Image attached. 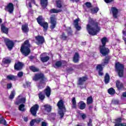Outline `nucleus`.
I'll use <instances>...</instances> for the list:
<instances>
[{
	"mask_svg": "<svg viewBox=\"0 0 126 126\" xmlns=\"http://www.w3.org/2000/svg\"><path fill=\"white\" fill-rule=\"evenodd\" d=\"M48 0H40V4L44 9L48 6Z\"/></svg>",
	"mask_w": 126,
	"mask_h": 126,
	"instance_id": "30",
	"label": "nucleus"
},
{
	"mask_svg": "<svg viewBox=\"0 0 126 126\" xmlns=\"http://www.w3.org/2000/svg\"><path fill=\"white\" fill-rule=\"evenodd\" d=\"M26 103V97H22L21 98H20L18 99L16 102V105H19L20 104H25Z\"/></svg>",
	"mask_w": 126,
	"mask_h": 126,
	"instance_id": "27",
	"label": "nucleus"
},
{
	"mask_svg": "<svg viewBox=\"0 0 126 126\" xmlns=\"http://www.w3.org/2000/svg\"><path fill=\"white\" fill-rule=\"evenodd\" d=\"M3 64H9L11 63V60L6 58H3L2 61Z\"/></svg>",
	"mask_w": 126,
	"mask_h": 126,
	"instance_id": "38",
	"label": "nucleus"
},
{
	"mask_svg": "<svg viewBox=\"0 0 126 126\" xmlns=\"http://www.w3.org/2000/svg\"><path fill=\"white\" fill-rule=\"evenodd\" d=\"M86 30L89 35L91 36H95L101 31V27L100 23L97 21V20L89 17L88 24L86 26Z\"/></svg>",
	"mask_w": 126,
	"mask_h": 126,
	"instance_id": "1",
	"label": "nucleus"
},
{
	"mask_svg": "<svg viewBox=\"0 0 126 126\" xmlns=\"http://www.w3.org/2000/svg\"><path fill=\"white\" fill-rule=\"evenodd\" d=\"M87 80H88V76L87 75H85L83 77L79 78L77 86H79L81 89H84L83 85H84V83H85Z\"/></svg>",
	"mask_w": 126,
	"mask_h": 126,
	"instance_id": "7",
	"label": "nucleus"
},
{
	"mask_svg": "<svg viewBox=\"0 0 126 126\" xmlns=\"http://www.w3.org/2000/svg\"><path fill=\"white\" fill-rule=\"evenodd\" d=\"M122 121H123L122 117H119L115 119V124H123L122 123Z\"/></svg>",
	"mask_w": 126,
	"mask_h": 126,
	"instance_id": "49",
	"label": "nucleus"
},
{
	"mask_svg": "<svg viewBox=\"0 0 126 126\" xmlns=\"http://www.w3.org/2000/svg\"><path fill=\"white\" fill-rule=\"evenodd\" d=\"M65 31L67 32L68 36H73V31L71 29V27H68L67 29L65 30Z\"/></svg>",
	"mask_w": 126,
	"mask_h": 126,
	"instance_id": "33",
	"label": "nucleus"
},
{
	"mask_svg": "<svg viewBox=\"0 0 126 126\" xmlns=\"http://www.w3.org/2000/svg\"><path fill=\"white\" fill-rule=\"evenodd\" d=\"M59 38L63 41H66L67 40V36H66L64 32L62 33V34L59 36Z\"/></svg>",
	"mask_w": 126,
	"mask_h": 126,
	"instance_id": "34",
	"label": "nucleus"
},
{
	"mask_svg": "<svg viewBox=\"0 0 126 126\" xmlns=\"http://www.w3.org/2000/svg\"><path fill=\"white\" fill-rule=\"evenodd\" d=\"M124 123L122 124H115L114 126H124Z\"/></svg>",
	"mask_w": 126,
	"mask_h": 126,
	"instance_id": "59",
	"label": "nucleus"
},
{
	"mask_svg": "<svg viewBox=\"0 0 126 126\" xmlns=\"http://www.w3.org/2000/svg\"><path fill=\"white\" fill-rule=\"evenodd\" d=\"M111 60L110 56H106L103 60L102 65L103 66L107 65L110 63V60Z\"/></svg>",
	"mask_w": 126,
	"mask_h": 126,
	"instance_id": "21",
	"label": "nucleus"
},
{
	"mask_svg": "<svg viewBox=\"0 0 126 126\" xmlns=\"http://www.w3.org/2000/svg\"><path fill=\"white\" fill-rule=\"evenodd\" d=\"M98 11H99V8L97 7L91 9V13H92L93 14H95V13H97Z\"/></svg>",
	"mask_w": 126,
	"mask_h": 126,
	"instance_id": "44",
	"label": "nucleus"
},
{
	"mask_svg": "<svg viewBox=\"0 0 126 126\" xmlns=\"http://www.w3.org/2000/svg\"><path fill=\"white\" fill-rule=\"evenodd\" d=\"M56 3L57 8H62L63 7V1L62 0H57Z\"/></svg>",
	"mask_w": 126,
	"mask_h": 126,
	"instance_id": "35",
	"label": "nucleus"
},
{
	"mask_svg": "<svg viewBox=\"0 0 126 126\" xmlns=\"http://www.w3.org/2000/svg\"><path fill=\"white\" fill-rule=\"evenodd\" d=\"M30 85H31V83L27 81L26 84H24L23 86L24 88H26V87H30Z\"/></svg>",
	"mask_w": 126,
	"mask_h": 126,
	"instance_id": "51",
	"label": "nucleus"
},
{
	"mask_svg": "<svg viewBox=\"0 0 126 126\" xmlns=\"http://www.w3.org/2000/svg\"><path fill=\"white\" fill-rule=\"evenodd\" d=\"M116 86L118 90H122L124 88V84L121 82L120 80H117L116 82Z\"/></svg>",
	"mask_w": 126,
	"mask_h": 126,
	"instance_id": "22",
	"label": "nucleus"
},
{
	"mask_svg": "<svg viewBox=\"0 0 126 126\" xmlns=\"http://www.w3.org/2000/svg\"><path fill=\"white\" fill-rule=\"evenodd\" d=\"M102 45H99V47H106V44L109 42V40L106 37H102L101 40Z\"/></svg>",
	"mask_w": 126,
	"mask_h": 126,
	"instance_id": "24",
	"label": "nucleus"
},
{
	"mask_svg": "<svg viewBox=\"0 0 126 126\" xmlns=\"http://www.w3.org/2000/svg\"><path fill=\"white\" fill-rule=\"evenodd\" d=\"M80 115H81V117L82 120H85V119H86V118H87L86 114H85L84 113H81Z\"/></svg>",
	"mask_w": 126,
	"mask_h": 126,
	"instance_id": "53",
	"label": "nucleus"
},
{
	"mask_svg": "<svg viewBox=\"0 0 126 126\" xmlns=\"http://www.w3.org/2000/svg\"><path fill=\"white\" fill-rule=\"evenodd\" d=\"M19 111H21L22 112H24L25 111V105L23 104H21L19 106Z\"/></svg>",
	"mask_w": 126,
	"mask_h": 126,
	"instance_id": "46",
	"label": "nucleus"
},
{
	"mask_svg": "<svg viewBox=\"0 0 126 126\" xmlns=\"http://www.w3.org/2000/svg\"><path fill=\"white\" fill-rule=\"evenodd\" d=\"M86 6L88 7V8H90L91 7H92V4L90 2H86L85 3Z\"/></svg>",
	"mask_w": 126,
	"mask_h": 126,
	"instance_id": "50",
	"label": "nucleus"
},
{
	"mask_svg": "<svg viewBox=\"0 0 126 126\" xmlns=\"http://www.w3.org/2000/svg\"><path fill=\"white\" fill-rule=\"evenodd\" d=\"M108 93H109L110 95H114L116 94V91L115 89H114V88H110L108 90Z\"/></svg>",
	"mask_w": 126,
	"mask_h": 126,
	"instance_id": "41",
	"label": "nucleus"
},
{
	"mask_svg": "<svg viewBox=\"0 0 126 126\" xmlns=\"http://www.w3.org/2000/svg\"><path fill=\"white\" fill-rule=\"evenodd\" d=\"M63 11L62 9H56L55 8H53L50 9V13H59V12H62Z\"/></svg>",
	"mask_w": 126,
	"mask_h": 126,
	"instance_id": "39",
	"label": "nucleus"
},
{
	"mask_svg": "<svg viewBox=\"0 0 126 126\" xmlns=\"http://www.w3.org/2000/svg\"><path fill=\"white\" fill-rule=\"evenodd\" d=\"M36 21L38 24H39L41 27L43 28L44 31L46 32L48 31V29L49 28V24H48V22H46L44 20L43 16H39L36 18Z\"/></svg>",
	"mask_w": 126,
	"mask_h": 126,
	"instance_id": "5",
	"label": "nucleus"
},
{
	"mask_svg": "<svg viewBox=\"0 0 126 126\" xmlns=\"http://www.w3.org/2000/svg\"><path fill=\"white\" fill-rule=\"evenodd\" d=\"M78 22H79V18H77L74 20L75 28L77 31H80V30H81V27L79 26Z\"/></svg>",
	"mask_w": 126,
	"mask_h": 126,
	"instance_id": "20",
	"label": "nucleus"
},
{
	"mask_svg": "<svg viewBox=\"0 0 126 126\" xmlns=\"http://www.w3.org/2000/svg\"><path fill=\"white\" fill-rule=\"evenodd\" d=\"M50 29L51 30H54L56 28V26L57 25V20H56V17H50Z\"/></svg>",
	"mask_w": 126,
	"mask_h": 126,
	"instance_id": "15",
	"label": "nucleus"
},
{
	"mask_svg": "<svg viewBox=\"0 0 126 126\" xmlns=\"http://www.w3.org/2000/svg\"><path fill=\"white\" fill-rule=\"evenodd\" d=\"M45 111L47 112V113H50L52 111V106L49 104H45L43 105Z\"/></svg>",
	"mask_w": 126,
	"mask_h": 126,
	"instance_id": "32",
	"label": "nucleus"
},
{
	"mask_svg": "<svg viewBox=\"0 0 126 126\" xmlns=\"http://www.w3.org/2000/svg\"><path fill=\"white\" fill-rule=\"evenodd\" d=\"M50 118H51V120H53V121H54L56 118V114L51 113L50 115Z\"/></svg>",
	"mask_w": 126,
	"mask_h": 126,
	"instance_id": "54",
	"label": "nucleus"
},
{
	"mask_svg": "<svg viewBox=\"0 0 126 126\" xmlns=\"http://www.w3.org/2000/svg\"><path fill=\"white\" fill-rule=\"evenodd\" d=\"M99 53L101 54L103 57H106L109 56L110 54V49L106 47V46H99Z\"/></svg>",
	"mask_w": 126,
	"mask_h": 126,
	"instance_id": "8",
	"label": "nucleus"
},
{
	"mask_svg": "<svg viewBox=\"0 0 126 126\" xmlns=\"http://www.w3.org/2000/svg\"><path fill=\"white\" fill-rule=\"evenodd\" d=\"M14 96H15V91L13 90L11 92L9 98L10 99V100H12V99L14 98Z\"/></svg>",
	"mask_w": 126,
	"mask_h": 126,
	"instance_id": "45",
	"label": "nucleus"
},
{
	"mask_svg": "<svg viewBox=\"0 0 126 126\" xmlns=\"http://www.w3.org/2000/svg\"><path fill=\"white\" fill-rule=\"evenodd\" d=\"M22 31L23 33H28L29 32V28L28 24H24L22 26Z\"/></svg>",
	"mask_w": 126,
	"mask_h": 126,
	"instance_id": "28",
	"label": "nucleus"
},
{
	"mask_svg": "<svg viewBox=\"0 0 126 126\" xmlns=\"http://www.w3.org/2000/svg\"><path fill=\"white\" fill-rule=\"evenodd\" d=\"M31 44L28 39L26 40L23 44H22L20 48V52L24 57H28L31 53Z\"/></svg>",
	"mask_w": 126,
	"mask_h": 126,
	"instance_id": "2",
	"label": "nucleus"
},
{
	"mask_svg": "<svg viewBox=\"0 0 126 126\" xmlns=\"http://www.w3.org/2000/svg\"><path fill=\"white\" fill-rule=\"evenodd\" d=\"M73 62L75 63L79 62V54H78V53L76 52L74 55V56L73 58Z\"/></svg>",
	"mask_w": 126,
	"mask_h": 126,
	"instance_id": "29",
	"label": "nucleus"
},
{
	"mask_svg": "<svg viewBox=\"0 0 126 126\" xmlns=\"http://www.w3.org/2000/svg\"><path fill=\"white\" fill-rule=\"evenodd\" d=\"M30 2H29V6L30 8H32V5L31 3H33V4L36 5V1L35 0H29Z\"/></svg>",
	"mask_w": 126,
	"mask_h": 126,
	"instance_id": "48",
	"label": "nucleus"
},
{
	"mask_svg": "<svg viewBox=\"0 0 126 126\" xmlns=\"http://www.w3.org/2000/svg\"><path fill=\"white\" fill-rule=\"evenodd\" d=\"M111 9L113 18L114 19H118V17H119V9L116 7H112Z\"/></svg>",
	"mask_w": 126,
	"mask_h": 126,
	"instance_id": "13",
	"label": "nucleus"
},
{
	"mask_svg": "<svg viewBox=\"0 0 126 126\" xmlns=\"http://www.w3.org/2000/svg\"><path fill=\"white\" fill-rule=\"evenodd\" d=\"M96 70H98V75H99V76H103V75H104V73L103 72V66H102V65L98 64L96 66Z\"/></svg>",
	"mask_w": 126,
	"mask_h": 126,
	"instance_id": "19",
	"label": "nucleus"
},
{
	"mask_svg": "<svg viewBox=\"0 0 126 126\" xmlns=\"http://www.w3.org/2000/svg\"><path fill=\"white\" fill-rule=\"evenodd\" d=\"M93 103V98L92 96H89L87 99V105H90Z\"/></svg>",
	"mask_w": 126,
	"mask_h": 126,
	"instance_id": "43",
	"label": "nucleus"
},
{
	"mask_svg": "<svg viewBox=\"0 0 126 126\" xmlns=\"http://www.w3.org/2000/svg\"><path fill=\"white\" fill-rule=\"evenodd\" d=\"M88 126H92V119H90L89 120V122L88 123Z\"/></svg>",
	"mask_w": 126,
	"mask_h": 126,
	"instance_id": "57",
	"label": "nucleus"
},
{
	"mask_svg": "<svg viewBox=\"0 0 126 126\" xmlns=\"http://www.w3.org/2000/svg\"><path fill=\"white\" fill-rule=\"evenodd\" d=\"M66 70L67 73H71V72L73 71V70H74V69H73V68L72 67H70L67 68Z\"/></svg>",
	"mask_w": 126,
	"mask_h": 126,
	"instance_id": "52",
	"label": "nucleus"
},
{
	"mask_svg": "<svg viewBox=\"0 0 126 126\" xmlns=\"http://www.w3.org/2000/svg\"><path fill=\"white\" fill-rule=\"evenodd\" d=\"M57 107L59 110V114L60 116L61 119H63L64 116V112H65L66 108L64 105V102L63 99H60L57 103Z\"/></svg>",
	"mask_w": 126,
	"mask_h": 126,
	"instance_id": "3",
	"label": "nucleus"
},
{
	"mask_svg": "<svg viewBox=\"0 0 126 126\" xmlns=\"http://www.w3.org/2000/svg\"><path fill=\"white\" fill-rule=\"evenodd\" d=\"M24 122H28V117H24Z\"/></svg>",
	"mask_w": 126,
	"mask_h": 126,
	"instance_id": "62",
	"label": "nucleus"
},
{
	"mask_svg": "<svg viewBox=\"0 0 126 126\" xmlns=\"http://www.w3.org/2000/svg\"><path fill=\"white\" fill-rule=\"evenodd\" d=\"M6 79L7 80H11L12 81H16V80H17V76L9 74L7 75Z\"/></svg>",
	"mask_w": 126,
	"mask_h": 126,
	"instance_id": "23",
	"label": "nucleus"
},
{
	"mask_svg": "<svg viewBox=\"0 0 126 126\" xmlns=\"http://www.w3.org/2000/svg\"><path fill=\"white\" fill-rule=\"evenodd\" d=\"M33 79L35 81H38L40 80V84H45L47 81V78L45 76V75L43 73H36L34 75Z\"/></svg>",
	"mask_w": 126,
	"mask_h": 126,
	"instance_id": "4",
	"label": "nucleus"
},
{
	"mask_svg": "<svg viewBox=\"0 0 126 126\" xmlns=\"http://www.w3.org/2000/svg\"><path fill=\"white\" fill-rule=\"evenodd\" d=\"M34 57L33 56H31L29 57V59L30 60H33L34 59Z\"/></svg>",
	"mask_w": 126,
	"mask_h": 126,
	"instance_id": "64",
	"label": "nucleus"
},
{
	"mask_svg": "<svg viewBox=\"0 0 126 126\" xmlns=\"http://www.w3.org/2000/svg\"><path fill=\"white\" fill-rule=\"evenodd\" d=\"M24 66V64L21 62H18L15 63L14 68L15 70H21Z\"/></svg>",
	"mask_w": 126,
	"mask_h": 126,
	"instance_id": "14",
	"label": "nucleus"
},
{
	"mask_svg": "<svg viewBox=\"0 0 126 126\" xmlns=\"http://www.w3.org/2000/svg\"><path fill=\"white\" fill-rule=\"evenodd\" d=\"M46 53L41 54L40 56V60L42 63H47L49 60H50V57L48 56H45Z\"/></svg>",
	"mask_w": 126,
	"mask_h": 126,
	"instance_id": "18",
	"label": "nucleus"
},
{
	"mask_svg": "<svg viewBox=\"0 0 126 126\" xmlns=\"http://www.w3.org/2000/svg\"><path fill=\"white\" fill-rule=\"evenodd\" d=\"M115 68L118 71L119 77H123L124 69H125L124 64L120 63H117L115 64Z\"/></svg>",
	"mask_w": 126,
	"mask_h": 126,
	"instance_id": "6",
	"label": "nucleus"
},
{
	"mask_svg": "<svg viewBox=\"0 0 126 126\" xmlns=\"http://www.w3.org/2000/svg\"><path fill=\"white\" fill-rule=\"evenodd\" d=\"M78 107L80 110H84L86 107V104L83 101H80L78 103Z\"/></svg>",
	"mask_w": 126,
	"mask_h": 126,
	"instance_id": "25",
	"label": "nucleus"
},
{
	"mask_svg": "<svg viewBox=\"0 0 126 126\" xmlns=\"http://www.w3.org/2000/svg\"><path fill=\"white\" fill-rule=\"evenodd\" d=\"M104 1L106 3H110V2H113L114 0H104Z\"/></svg>",
	"mask_w": 126,
	"mask_h": 126,
	"instance_id": "58",
	"label": "nucleus"
},
{
	"mask_svg": "<svg viewBox=\"0 0 126 126\" xmlns=\"http://www.w3.org/2000/svg\"><path fill=\"white\" fill-rule=\"evenodd\" d=\"M39 111V105L36 104L32 106L30 109V112L33 117H37V112Z\"/></svg>",
	"mask_w": 126,
	"mask_h": 126,
	"instance_id": "11",
	"label": "nucleus"
},
{
	"mask_svg": "<svg viewBox=\"0 0 126 126\" xmlns=\"http://www.w3.org/2000/svg\"><path fill=\"white\" fill-rule=\"evenodd\" d=\"M104 82L105 84H108L110 82V75L108 73H106L104 76Z\"/></svg>",
	"mask_w": 126,
	"mask_h": 126,
	"instance_id": "36",
	"label": "nucleus"
},
{
	"mask_svg": "<svg viewBox=\"0 0 126 126\" xmlns=\"http://www.w3.org/2000/svg\"><path fill=\"white\" fill-rule=\"evenodd\" d=\"M0 124L6 126V121L3 118V117H2L1 119L0 118Z\"/></svg>",
	"mask_w": 126,
	"mask_h": 126,
	"instance_id": "47",
	"label": "nucleus"
},
{
	"mask_svg": "<svg viewBox=\"0 0 126 126\" xmlns=\"http://www.w3.org/2000/svg\"><path fill=\"white\" fill-rule=\"evenodd\" d=\"M12 87V83L7 84V89H10Z\"/></svg>",
	"mask_w": 126,
	"mask_h": 126,
	"instance_id": "55",
	"label": "nucleus"
},
{
	"mask_svg": "<svg viewBox=\"0 0 126 126\" xmlns=\"http://www.w3.org/2000/svg\"><path fill=\"white\" fill-rule=\"evenodd\" d=\"M72 109H76V100L75 99V97H73L72 99Z\"/></svg>",
	"mask_w": 126,
	"mask_h": 126,
	"instance_id": "37",
	"label": "nucleus"
},
{
	"mask_svg": "<svg viewBox=\"0 0 126 126\" xmlns=\"http://www.w3.org/2000/svg\"><path fill=\"white\" fill-rule=\"evenodd\" d=\"M17 75L18 77H22V76H23V72H19Z\"/></svg>",
	"mask_w": 126,
	"mask_h": 126,
	"instance_id": "56",
	"label": "nucleus"
},
{
	"mask_svg": "<svg viewBox=\"0 0 126 126\" xmlns=\"http://www.w3.org/2000/svg\"><path fill=\"white\" fill-rule=\"evenodd\" d=\"M44 92L47 97H49L51 96V92H52V90H51V88L47 86L46 88L44 90Z\"/></svg>",
	"mask_w": 126,
	"mask_h": 126,
	"instance_id": "26",
	"label": "nucleus"
},
{
	"mask_svg": "<svg viewBox=\"0 0 126 126\" xmlns=\"http://www.w3.org/2000/svg\"><path fill=\"white\" fill-rule=\"evenodd\" d=\"M41 126H47V123L45 122H42L41 123Z\"/></svg>",
	"mask_w": 126,
	"mask_h": 126,
	"instance_id": "60",
	"label": "nucleus"
},
{
	"mask_svg": "<svg viewBox=\"0 0 126 126\" xmlns=\"http://www.w3.org/2000/svg\"><path fill=\"white\" fill-rule=\"evenodd\" d=\"M35 40L37 41V45H43V43L45 42V38L44 36L41 35H37L35 37Z\"/></svg>",
	"mask_w": 126,
	"mask_h": 126,
	"instance_id": "16",
	"label": "nucleus"
},
{
	"mask_svg": "<svg viewBox=\"0 0 126 126\" xmlns=\"http://www.w3.org/2000/svg\"><path fill=\"white\" fill-rule=\"evenodd\" d=\"M67 63V62L64 60L58 61L56 62L54 67L55 68H59V67H61V66L64 67V66H66Z\"/></svg>",
	"mask_w": 126,
	"mask_h": 126,
	"instance_id": "10",
	"label": "nucleus"
},
{
	"mask_svg": "<svg viewBox=\"0 0 126 126\" xmlns=\"http://www.w3.org/2000/svg\"><path fill=\"white\" fill-rule=\"evenodd\" d=\"M43 120V118H38L37 119H34L32 120V121L30 123V126H34V124H36L37 125H39L41 122Z\"/></svg>",
	"mask_w": 126,
	"mask_h": 126,
	"instance_id": "17",
	"label": "nucleus"
},
{
	"mask_svg": "<svg viewBox=\"0 0 126 126\" xmlns=\"http://www.w3.org/2000/svg\"><path fill=\"white\" fill-rule=\"evenodd\" d=\"M122 96L124 97H126V92L123 93Z\"/></svg>",
	"mask_w": 126,
	"mask_h": 126,
	"instance_id": "63",
	"label": "nucleus"
},
{
	"mask_svg": "<svg viewBox=\"0 0 126 126\" xmlns=\"http://www.w3.org/2000/svg\"><path fill=\"white\" fill-rule=\"evenodd\" d=\"M1 31L5 34H8V28L5 27L3 24L1 25Z\"/></svg>",
	"mask_w": 126,
	"mask_h": 126,
	"instance_id": "31",
	"label": "nucleus"
},
{
	"mask_svg": "<svg viewBox=\"0 0 126 126\" xmlns=\"http://www.w3.org/2000/svg\"><path fill=\"white\" fill-rule=\"evenodd\" d=\"M4 42L9 51H11L13 49V47H14V42L13 41L11 40L9 38H5Z\"/></svg>",
	"mask_w": 126,
	"mask_h": 126,
	"instance_id": "9",
	"label": "nucleus"
},
{
	"mask_svg": "<svg viewBox=\"0 0 126 126\" xmlns=\"http://www.w3.org/2000/svg\"><path fill=\"white\" fill-rule=\"evenodd\" d=\"M4 10L10 14L13 13V11L14 10L13 3L10 2L6 6H5Z\"/></svg>",
	"mask_w": 126,
	"mask_h": 126,
	"instance_id": "12",
	"label": "nucleus"
},
{
	"mask_svg": "<svg viewBox=\"0 0 126 126\" xmlns=\"http://www.w3.org/2000/svg\"><path fill=\"white\" fill-rule=\"evenodd\" d=\"M29 68L32 72H38L39 71V68H36V67L33 65L30 66Z\"/></svg>",
	"mask_w": 126,
	"mask_h": 126,
	"instance_id": "40",
	"label": "nucleus"
},
{
	"mask_svg": "<svg viewBox=\"0 0 126 126\" xmlns=\"http://www.w3.org/2000/svg\"><path fill=\"white\" fill-rule=\"evenodd\" d=\"M122 33L124 36H126V29H124V30L122 32Z\"/></svg>",
	"mask_w": 126,
	"mask_h": 126,
	"instance_id": "61",
	"label": "nucleus"
},
{
	"mask_svg": "<svg viewBox=\"0 0 126 126\" xmlns=\"http://www.w3.org/2000/svg\"><path fill=\"white\" fill-rule=\"evenodd\" d=\"M38 97H39V99H40V100H41V101H43L45 98L46 97L45 96V94H43V92H40L39 94H38Z\"/></svg>",
	"mask_w": 126,
	"mask_h": 126,
	"instance_id": "42",
	"label": "nucleus"
}]
</instances>
